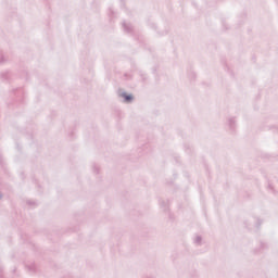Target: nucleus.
I'll return each instance as SVG.
<instances>
[{"mask_svg":"<svg viewBox=\"0 0 278 278\" xmlns=\"http://www.w3.org/2000/svg\"><path fill=\"white\" fill-rule=\"evenodd\" d=\"M119 97L125 101V103H131L134 101V96L127 92H121Z\"/></svg>","mask_w":278,"mask_h":278,"instance_id":"1","label":"nucleus"}]
</instances>
